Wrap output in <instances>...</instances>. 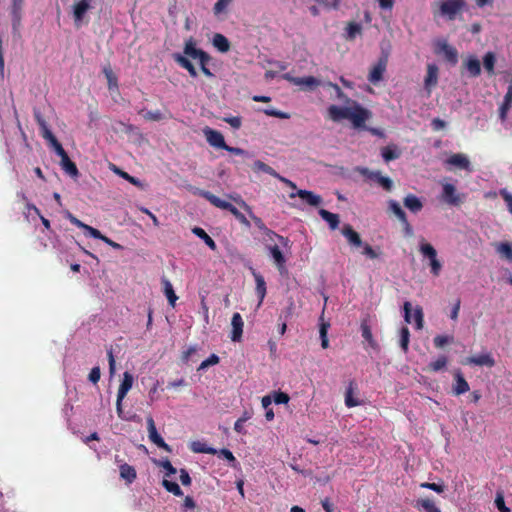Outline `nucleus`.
I'll use <instances>...</instances> for the list:
<instances>
[{
    "instance_id": "f704fd0d",
    "label": "nucleus",
    "mask_w": 512,
    "mask_h": 512,
    "mask_svg": "<svg viewBox=\"0 0 512 512\" xmlns=\"http://www.w3.org/2000/svg\"><path fill=\"white\" fill-rule=\"evenodd\" d=\"M161 282H162V285H163V292H164L165 296L167 297L169 304L172 307H174L178 297L175 294V291L173 289V286H172L171 282L167 278H165V277H163L161 279Z\"/></svg>"
},
{
    "instance_id": "603ef678",
    "label": "nucleus",
    "mask_w": 512,
    "mask_h": 512,
    "mask_svg": "<svg viewBox=\"0 0 512 512\" xmlns=\"http://www.w3.org/2000/svg\"><path fill=\"white\" fill-rule=\"evenodd\" d=\"M34 117H35V120H36L37 124L39 125V127L41 129V135L44 138L45 132L46 131H51V130L49 129L46 120L43 118V116L41 115L40 112L35 111L34 112Z\"/></svg>"
},
{
    "instance_id": "a878e982",
    "label": "nucleus",
    "mask_w": 512,
    "mask_h": 512,
    "mask_svg": "<svg viewBox=\"0 0 512 512\" xmlns=\"http://www.w3.org/2000/svg\"><path fill=\"white\" fill-rule=\"evenodd\" d=\"M438 82V67L435 64L427 65V74L424 80L425 89L430 92Z\"/></svg>"
},
{
    "instance_id": "cd10ccee",
    "label": "nucleus",
    "mask_w": 512,
    "mask_h": 512,
    "mask_svg": "<svg viewBox=\"0 0 512 512\" xmlns=\"http://www.w3.org/2000/svg\"><path fill=\"white\" fill-rule=\"evenodd\" d=\"M404 206L412 213H418L423 208V203L414 194H408L403 200Z\"/></svg>"
},
{
    "instance_id": "e433bc0d",
    "label": "nucleus",
    "mask_w": 512,
    "mask_h": 512,
    "mask_svg": "<svg viewBox=\"0 0 512 512\" xmlns=\"http://www.w3.org/2000/svg\"><path fill=\"white\" fill-rule=\"evenodd\" d=\"M415 508L423 509L425 512H441L434 501L429 498L418 499Z\"/></svg>"
},
{
    "instance_id": "2f4dec72",
    "label": "nucleus",
    "mask_w": 512,
    "mask_h": 512,
    "mask_svg": "<svg viewBox=\"0 0 512 512\" xmlns=\"http://www.w3.org/2000/svg\"><path fill=\"white\" fill-rule=\"evenodd\" d=\"M400 155L401 151L394 144L385 146L381 149V156L385 162L396 160Z\"/></svg>"
},
{
    "instance_id": "412c9836",
    "label": "nucleus",
    "mask_w": 512,
    "mask_h": 512,
    "mask_svg": "<svg viewBox=\"0 0 512 512\" xmlns=\"http://www.w3.org/2000/svg\"><path fill=\"white\" fill-rule=\"evenodd\" d=\"M464 363L468 365L486 366L491 368L495 365V360L490 353H484L477 356L468 357Z\"/></svg>"
},
{
    "instance_id": "c756f323",
    "label": "nucleus",
    "mask_w": 512,
    "mask_h": 512,
    "mask_svg": "<svg viewBox=\"0 0 512 512\" xmlns=\"http://www.w3.org/2000/svg\"><path fill=\"white\" fill-rule=\"evenodd\" d=\"M320 217L325 220L331 230H335L338 228L340 223V218L338 214L332 213L326 209H320L319 210Z\"/></svg>"
},
{
    "instance_id": "dca6fc26",
    "label": "nucleus",
    "mask_w": 512,
    "mask_h": 512,
    "mask_svg": "<svg viewBox=\"0 0 512 512\" xmlns=\"http://www.w3.org/2000/svg\"><path fill=\"white\" fill-rule=\"evenodd\" d=\"M387 67V58L381 57L377 61L376 64L373 65L372 69L370 70V73L368 75V80L372 84H377L381 80H383V75L386 71Z\"/></svg>"
},
{
    "instance_id": "de8ad7c7",
    "label": "nucleus",
    "mask_w": 512,
    "mask_h": 512,
    "mask_svg": "<svg viewBox=\"0 0 512 512\" xmlns=\"http://www.w3.org/2000/svg\"><path fill=\"white\" fill-rule=\"evenodd\" d=\"M103 73L105 74V77L108 81V88L111 90V89H114V88H117L118 87V79L116 77V75L113 73L112 69L110 68V66H106L103 68Z\"/></svg>"
},
{
    "instance_id": "c03bdc74",
    "label": "nucleus",
    "mask_w": 512,
    "mask_h": 512,
    "mask_svg": "<svg viewBox=\"0 0 512 512\" xmlns=\"http://www.w3.org/2000/svg\"><path fill=\"white\" fill-rule=\"evenodd\" d=\"M389 210L395 214V216L399 219L400 222H406V213L401 208L400 204L395 200H390L388 202Z\"/></svg>"
},
{
    "instance_id": "393cba45",
    "label": "nucleus",
    "mask_w": 512,
    "mask_h": 512,
    "mask_svg": "<svg viewBox=\"0 0 512 512\" xmlns=\"http://www.w3.org/2000/svg\"><path fill=\"white\" fill-rule=\"evenodd\" d=\"M463 66L468 71L470 77H477L481 74V64L479 59L474 55H469L463 62Z\"/></svg>"
},
{
    "instance_id": "6e6552de",
    "label": "nucleus",
    "mask_w": 512,
    "mask_h": 512,
    "mask_svg": "<svg viewBox=\"0 0 512 512\" xmlns=\"http://www.w3.org/2000/svg\"><path fill=\"white\" fill-rule=\"evenodd\" d=\"M93 0H74L72 5V15L74 24L76 27H80L83 22L86 13L92 9Z\"/></svg>"
},
{
    "instance_id": "72a5a7b5",
    "label": "nucleus",
    "mask_w": 512,
    "mask_h": 512,
    "mask_svg": "<svg viewBox=\"0 0 512 512\" xmlns=\"http://www.w3.org/2000/svg\"><path fill=\"white\" fill-rule=\"evenodd\" d=\"M213 46L221 53H226L230 49V42L224 35L216 33L212 39Z\"/></svg>"
},
{
    "instance_id": "c85d7f7f",
    "label": "nucleus",
    "mask_w": 512,
    "mask_h": 512,
    "mask_svg": "<svg viewBox=\"0 0 512 512\" xmlns=\"http://www.w3.org/2000/svg\"><path fill=\"white\" fill-rule=\"evenodd\" d=\"M44 139L47 140L50 144V146L53 148L55 153L61 158L62 156H65L67 152L64 150L61 143L57 140L55 135L52 133V131H46L44 134Z\"/></svg>"
},
{
    "instance_id": "bf43d9fd",
    "label": "nucleus",
    "mask_w": 512,
    "mask_h": 512,
    "mask_svg": "<svg viewBox=\"0 0 512 512\" xmlns=\"http://www.w3.org/2000/svg\"><path fill=\"white\" fill-rule=\"evenodd\" d=\"M500 195L505 201L509 213L512 214V194L509 193L506 189H502L500 190Z\"/></svg>"
},
{
    "instance_id": "7c9ffc66",
    "label": "nucleus",
    "mask_w": 512,
    "mask_h": 512,
    "mask_svg": "<svg viewBox=\"0 0 512 512\" xmlns=\"http://www.w3.org/2000/svg\"><path fill=\"white\" fill-rule=\"evenodd\" d=\"M496 252L499 256L509 262H512V243L499 242L494 244Z\"/></svg>"
},
{
    "instance_id": "a18cd8bd",
    "label": "nucleus",
    "mask_w": 512,
    "mask_h": 512,
    "mask_svg": "<svg viewBox=\"0 0 512 512\" xmlns=\"http://www.w3.org/2000/svg\"><path fill=\"white\" fill-rule=\"evenodd\" d=\"M347 39L354 40L357 35L362 33V26L357 22H349L346 27Z\"/></svg>"
},
{
    "instance_id": "bb28decb",
    "label": "nucleus",
    "mask_w": 512,
    "mask_h": 512,
    "mask_svg": "<svg viewBox=\"0 0 512 512\" xmlns=\"http://www.w3.org/2000/svg\"><path fill=\"white\" fill-rule=\"evenodd\" d=\"M356 390L357 384L354 380H351L345 392V405L348 408L356 407L361 404L360 401L353 396Z\"/></svg>"
},
{
    "instance_id": "680f3d73",
    "label": "nucleus",
    "mask_w": 512,
    "mask_h": 512,
    "mask_svg": "<svg viewBox=\"0 0 512 512\" xmlns=\"http://www.w3.org/2000/svg\"><path fill=\"white\" fill-rule=\"evenodd\" d=\"M158 465L162 466L167 471V476L174 475L177 470L168 459L157 462Z\"/></svg>"
},
{
    "instance_id": "9b49d317",
    "label": "nucleus",
    "mask_w": 512,
    "mask_h": 512,
    "mask_svg": "<svg viewBox=\"0 0 512 512\" xmlns=\"http://www.w3.org/2000/svg\"><path fill=\"white\" fill-rule=\"evenodd\" d=\"M132 385H133L132 374L127 371L124 372L123 379L118 388L117 401H116V408H117V412H118L119 416L122 413V401L126 397L129 390L132 388Z\"/></svg>"
},
{
    "instance_id": "c9c22d12",
    "label": "nucleus",
    "mask_w": 512,
    "mask_h": 512,
    "mask_svg": "<svg viewBox=\"0 0 512 512\" xmlns=\"http://www.w3.org/2000/svg\"><path fill=\"white\" fill-rule=\"evenodd\" d=\"M255 282H256V294L259 298V305L263 302L265 296H266V282L262 275L253 272Z\"/></svg>"
},
{
    "instance_id": "f3484780",
    "label": "nucleus",
    "mask_w": 512,
    "mask_h": 512,
    "mask_svg": "<svg viewBox=\"0 0 512 512\" xmlns=\"http://www.w3.org/2000/svg\"><path fill=\"white\" fill-rule=\"evenodd\" d=\"M289 197L291 199L299 197L302 200H304L307 204H309L310 206H313V207L319 206L322 202L321 196L313 193L312 191H308V190H297L296 192L290 193Z\"/></svg>"
},
{
    "instance_id": "58836bf2",
    "label": "nucleus",
    "mask_w": 512,
    "mask_h": 512,
    "mask_svg": "<svg viewBox=\"0 0 512 512\" xmlns=\"http://www.w3.org/2000/svg\"><path fill=\"white\" fill-rule=\"evenodd\" d=\"M120 476L125 479L128 483H132L136 477V470L131 465L124 463L120 465Z\"/></svg>"
},
{
    "instance_id": "37998d69",
    "label": "nucleus",
    "mask_w": 512,
    "mask_h": 512,
    "mask_svg": "<svg viewBox=\"0 0 512 512\" xmlns=\"http://www.w3.org/2000/svg\"><path fill=\"white\" fill-rule=\"evenodd\" d=\"M495 62H496V57L493 52H487L484 55L483 65H484L485 70L487 71V73L490 76L495 74V70H494Z\"/></svg>"
},
{
    "instance_id": "4be33fe9",
    "label": "nucleus",
    "mask_w": 512,
    "mask_h": 512,
    "mask_svg": "<svg viewBox=\"0 0 512 512\" xmlns=\"http://www.w3.org/2000/svg\"><path fill=\"white\" fill-rule=\"evenodd\" d=\"M454 381L455 383L452 387L454 395L459 396L469 391V384L459 370L454 373Z\"/></svg>"
},
{
    "instance_id": "864d4df0",
    "label": "nucleus",
    "mask_w": 512,
    "mask_h": 512,
    "mask_svg": "<svg viewBox=\"0 0 512 512\" xmlns=\"http://www.w3.org/2000/svg\"><path fill=\"white\" fill-rule=\"evenodd\" d=\"M233 0H217V2L215 3L214 7H213V12L215 15H219L223 12L226 11L228 5L232 2Z\"/></svg>"
},
{
    "instance_id": "49530a36",
    "label": "nucleus",
    "mask_w": 512,
    "mask_h": 512,
    "mask_svg": "<svg viewBox=\"0 0 512 512\" xmlns=\"http://www.w3.org/2000/svg\"><path fill=\"white\" fill-rule=\"evenodd\" d=\"M162 485L168 492L172 493L175 496L180 497L183 495V491L176 482L164 479L162 481Z\"/></svg>"
},
{
    "instance_id": "13d9d810",
    "label": "nucleus",
    "mask_w": 512,
    "mask_h": 512,
    "mask_svg": "<svg viewBox=\"0 0 512 512\" xmlns=\"http://www.w3.org/2000/svg\"><path fill=\"white\" fill-rule=\"evenodd\" d=\"M114 171L118 175H120L123 179L127 180L128 182H130L131 184H133L135 186H139L140 185V181L137 178L129 175L127 172H124V171H122V170H120L119 168H116V167H115Z\"/></svg>"
},
{
    "instance_id": "79ce46f5",
    "label": "nucleus",
    "mask_w": 512,
    "mask_h": 512,
    "mask_svg": "<svg viewBox=\"0 0 512 512\" xmlns=\"http://www.w3.org/2000/svg\"><path fill=\"white\" fill-rule=\"evenodd\" d=\"M448 358L445 355H440L435 361L429 363L427 370L430 372H438L446 368Z\"/></svg>"
},
{
    "instance_id": "5fc2aeb1",
    "label": "nucleus",
    "mask_w": 512,
    "mask_h": 512,
    "mask_svg": "<svg viewBox=\"0 0 512 512\" xmlns=\"http://www.w3.org/2000/svg\"><path fill=\"white\" fill-rule=\"evenodd\" d=\"M220 361V358L216 354H211L207 359L202 361L200 366L198 367V370H204L208 368L209 366L216 365Z\"/></svg>"
},
{
    "instance_id": "7ed1b4c3",
    "label": "nucleus",
    "mask_w": 512,
    "mask_h": 512,
    "mask_svg": "<svg viewBox=\"0 0 512 512\" xmlns=\"http://www.w3.org/2000/svg\"><path fill=\"white\" fill-rule=\"evenodd\" d=\"M467 9L465 0H441L433 8L434 17L440 16L448 21H454Z\"/></svg>"
},
{
    "instance_id": "052dcab7",
    "label": "nucleus",
    "mask_w": 512,
    "mask_h": 512,
    "mask_svg": "<svg viewBox=\"0 0 512 512\" xmlns=\"http://www.w3.org/2000/svg\"><path fill=\"white\" fill-rule=\"evenodd\" d=\"M290 400V397L287 393H284V392H276L274 394V397H273V401L276 403V404H287Z\"/></svg>"
},
{
    "instance_id": "a211bd4d",
    "label": "nucleus",
    "mask_w": 512,
    "mask_h": 512,
    "mask_svg": "<svg viewBox=\"0 0 512 512\" xmlns=\"http://www.w3.org/2000/svg\"><path fill=\"white\" fill-rule=\"evenodd\" d=\"M341 233L351 247L359 248L363 246L360 234L356 232L350 224H345L342 227Z\"/></svg>"
},
{
    "instance_id": "338daca9",
    "label": "nucleus",
    "mask_w": 512,
    "mask_h": 512,
    "mask_svg": "<svg viewBox=\"0 0 512 512\" xmlns=\"http://www.w3.org/2000/svg\"><path fill=\"white\" fill-rule=\"evenodd\" d=\"M144 118L150 121H160L163 119V114L161 111H147L144 115Z\"/></svg>"
},
{
    "instance_id": "9d476101",
    "label": "nucleus",
    "mask_w": 512,
    "mask_h": 512,
    "mask_svg": "<svg viewBox=\"0 0 512 512\" xmlns=\"http://www.w3.org/2000/svg\"><path fill=\"white\" fill-rule=\"evenodd\" d=\"M463 195L457 193L453 184L445 183L442 185L441 199L448 205L460 206L463 203Z\"/></svg>"
},
{
    "instance_id": "0e129e2a",
    "label": "nucleus",
    "mask_w": 512,
    "mask_h": 512,
    "mask_svg": "<svg viewBox=\"0 0 512 512\" xmlns=\"http://www.w3.org/2000/svg\"><path fill=\"white\" fill-rule=\"evenodd\" d=\"M85 234L89 235L90 237H93L95 239H100L103 237V234L96 228L89 226L86 224L84 228Z\"/></svg>"
},
{
    "instance_id": "3c124183",
    "label": "nucleus",
    "mask_w": 512,
    "mask_h": 512,
    "mask_svg": "<svg viewBox=\"0 0 512 512\" xmlns=\"http://www.w3.org/2000/svg\"><path fill=\"white\" fill-rule=\"evenodd\" d=\"M410 340V332L407 327H402L400 330V347L404 353L408 351Z\"/></svg>"
},
{
    "instance_id": "20e7f679",
    "label": "nucleus",
    "mask_w": 512,
    "mask_h": 512,
    "mask_svg": "<svg viewBox=\"0 0 512 512\" xmlns=\"http://www.w3.org/2000/svg\"><path fill=\"white\" fill-rule=\"evenodd\" d=\"M194 194L199 195L200 197L206 199L209 201L213 206L229 211L242 225L246 227H250V221L247 219V217L241 213L234 205L231 203L222 200L218 196L214 195L210 191L203 190V189H195Z\"/></svg>"
},
{
    "instance_id": "0eeeda50",
    "label": "nucleus",
    "mask_w": 512,
    "mask_h": 512,
    "mask_svg": "<svg viewBox=\"0 0 512 512\" xmlns=\"http://www.w3.org/2000/svg\"><path fill=\"white\" fill-rule=\"evenodd\" d=\"M282 77L291 84L300 86L306 91H313L321 85V81L314 76L294 77L290 73H285Z\"/></svg>"
},
{
    "instance_id": "6e6d98bb",
    "label": "nucleus",
    "mask_w": 512,
    "mask_h": 512,
    "mask_svg": "<svg viewBox=\"0 0 512 512\" xmlns=\"http://www.w3.org/2000/svg\"><path fill=\"white\" fill-rule=\"evenodd\" d=\"M264 114L271 117H276L280 119H288L290 115L286 112H282L280 110L274 109V108H267L263 110Z\"/></svg>"
},
{
    "instance_id": "4468645a",
    "label": "nucleus",
    "mask_w": 512,
    "mask_h": 512,
    "mask_svg": "<svg viewBox=\"0 0 512 512\" xmlns=\"http://www.w3.org/2000/svg\"><path fill=\"white\" fill-rule=\"evenodd\" d=\"M147 430L149 439L152 443L157 445L159 448L166 450L167 452H171V447L164 441V439L157 432L155 422L152 417L147 418Z\"/></svg>"
},
{
    "instance_id": "4d7b16f0",
    "label": "nucleus",
    "mask_w": 512,
    "mask_h": 512,
    "mask_svg": "<svg viewBox=\"0 0 512 512\" xmlns=\"http://www.w3.org/2000/svg\"><path fill=\"white\" fill-rule=\"evenodd\" d=\"M362 253L367 256L369 259H376L380 256V253L377 252L372 246L369 244H363Z\"/></svg>"
},
{
    "instance_id": "473e14b6",
    "label": "nucleus",
    "mask_w": 512,
    "mask_h": 512,
    "mask_svg": "<svg viewBox=\"0 0 512 512\" xmlns=\"http://www.w3.org/2000/svg\"><path fill=\"white\" fill-rule=\"evenodd\" d=\"M60 166L71 177H77L79 174L76 164L69 158L68 154L61 157Z\"/></svg>"
},
{
    "instance_id": "8fccbe9b",
    "label": "nucleus",
    "mask_w": 512,
    "mask_h": 512,
    "mask_svg": "<svg viewBox=\"0 0 512 512\" xmlns=\"http://www.w3.org/2000/svg\"><path fill=\"white\" fill-rule=\"evenodd\" d=\"M11 16L13 29L16 30L21 25L22 7L12 6Z\"/></svg>"
},
{
    "instance_id": "f257e3e1",
    "label": "nucleus",
    "mask_w": 512,
    "mask_h": 512,
    "mask_svg": "<svg viewBox=\"0 0 512 512\" xmlns=\"http://www.w3.org/2000/svg\"><path fill=\"white\" fill-rule=\"evenodd\" d=\"M184 55L180 53H174L173 59L174 61L183 69L187 70L189 75L192 78H196L198 76V72L193 65V63L188 59L191 57L194 60H198L201 72L208 78L214 77V74L208 68V64L211 61V56L202 49L196 47L195 40L190 37L184 45Z\"/></svg>"
},
{
    "instance_id": "1a4fd4ad",
    "label": "nucleus",
    "mask_w": 512,
    "mask_h": 512,
    "mask_svg": "<svg viewBox=\"0 0 512 512\" xmlns=\"http://www.w3.org/2000/svg\"><path fill=\"white\" fill-rule=\"evenodd\" d=\"M421 254L427 257L430 261L431 273L434 276H439L442 264L437 259V251L430 243H422L419 248Z\"/></svg>"
},
{
    "instance_id": "6ab92c4d",
    "label": "nucleus",
    "mask_w": 512,
    "mask_h": 512,
    "mask_svg": "<svg viewBox=\"0 0 512 512\" xmlns=\"http://www.w3.org/2000/svg\"><path fill=\"white\" fill-rule=\"evenodd\" d=\"M278 271L283 274L284 272H286V258L285 256L283 255L281 249H280V246L275 244V245H270L267 247Z\"/></svg>"
},
{
    "instance_id": "423d86ee",
    "label": "nucleus",
    "mask_w": 512,
    "mask_h": 512,
    "mask_svg": "<svg viewBox=\"0 0 512 512\" xmlns=\"http://www.w3.org/2000/svg\"><path fill=\"white\" fill-rule=\"evenodd\" d=\"M434 52L438 55H443L445 60L452 65H456L458 62V51L445 39H440L435 42Z\"/></svg>"
},
{
    "instance_id": "09e8293b",
    "label": "nucleus",
    "mask_w": 512,
    "mask_h": 512,
    "mask_svg": "<svg viewBox=\"0 0 512 512\" xmlns=\"http://www.w3.org/2000/svg\"><path fill=\"white\" fill-rule=\"evenodd\" d=\"M454 341L452 335H437L433 339V344L436 348H443L445 345L450 344Z\"/></svg>"
},
{
    "instance_id": "aec40b11",
    "label": "nucleus",
    "mask_w": 512,
    "mask_h": 512,
    "mask_svg": "<svg viewBox=\"0 0 512 512\" xmlns=\"http://www.w3.org/2000/svg\"><path fill=\"white\" fill-rule=\"evenodd\" d=\"M231 326V340L233 342H240L242 339L244 322L242 316L239 313L236 312L233 314L231 319Z\"/></svg>"
},
{
    "instance_id": "f8f14e48",
    "label": "nucleus",
    "mask_w": 512,
    "mask_h": 512,
    "mask_svg": "<svg viewBox=\"0 0 512 512\" xmlns=\"http://www.w3.org/2000/svg\"><path fill=\"white\" fill-rule=\"evenodd\" d=\"M404 309V319L407 323H411L412 319L415 322L416 329H422L424 323V315L421 307H416L414 310V314H411L412 306L411 303L406 301L403 305Z\"/></svg>"
},
{
    "instance_id": "4c0bfd02",
    "label": "nucleus",
    "mask_w": 512,
    "mask_h": 512,
    "mask_svg": "<svg viewBox=\"0 0 512 512\" xmlns=\"http://www.w3.org/2000/svg\"><path fill=\"white\" fill-rule=\"evenodd\" d=\"M190 448L194 453H205L211 455H215L218 453V451L215 448L209 447L207 446L206 443L201 441L192 442Z\"/></svg>"
},
{
    "instance_id": "ddd939ff",
    "label": "nucleus",
    "mask_w": 512,
    "mask_h": 512,
    "mask_svg": "<svg viewBox=\"0 0 512 512\" xmlns=\"http://www.w3.org/2000/svg\"><path fill=\"white\" fill-rule=\"evenodd\" d=\"M361 174L377 182L385 191H391L393 188V181L389 177L383 176L380 171H370L367 168H363Z\"/></svg>"
},
{
    "instance_id": "69168bd1",
    "label": "nucleus",
    "mask_w": 512,
    "mask_h": 512,
    "mask_svg": "<svg viewBox=\"0 0 512 512\" xmlns=\"http://www.w3.org/2000/svg\"><path fill=\"white\" fill-rule=\"evenodd\" d=\"M100 377H101L100 368L98 366L93 367L88 376L89 381H91L93 384H97L98 381L100 380Z\"/></svg>"
},
{
    "instance_id": "2eb2a0df",
    "label": "nucleus",
    "mask_w": 512,
    "mask_h": 512,
    "mask_svg": "<svg viewBox=\"0 0 512 512\" xmlns=\"http://www.w3.org/2000/svg\"><path fill=\"white\" fill-rule=\"evenodd\" d=\"M204 135L210 146L218 149L227 148L224 136L221 132L212 128L206 127L204 129Z\"/></svg>"
},
{
    "instance_id": "f03ea898",
    "label": "nucleus",
    "mask_w": 512,
    "mask_h": 512,
    "mask_svg": "<svg viewBox=\"0 0 512 512\" xmlns=\"http://www.w3.org/2000/svg\"><path fill=\"white\" fill-rule=\"evenodd\" d=\"M327 116L333 122L347 119L355 128H366L365 123L372 117V113L358 102H352V106L345 107L330 105L327 109Z\"/></svg>"
},
{
    "instance_id": "ea45409f",
    "label": "nucleus",
    "mask_w": 512,
    "mask_h": 512,
    "mask_svg": "<svg viewBox=\"0 0 512 512\" xmlns=\"http://www.w3.org/2000/svg\"><path fill=\"white\" fill-rule=\"evenodd\" d=\"M253 170L254 171H261V172H264L266 174H269L271 175L272 177L276 178L279 180V177L281 176L274 168H272L271 166H269L268 164L260 161V160H257L254 162L253 164Z\"/></svg>"
},
{
    "instance_id": "b1692460",
    "label": "nucleus",
    "mask_w": 512,
    "mask_h": 512,
    "mask_svg": "<svg viewBox=\"0 0 512 512\" xmlns=\"http://www.w3.org/2000/svg\"><path fill=\"white\" fill-rule=\"evenodd\" d=\"M361 335L363 339L368 343V346L376 350L379 348L377 341L374 339L371 327L368 323V319H363L360 325Z\"/></svg>"
},
{
    "instance_id": "a19ab883",
    "label": "nucleus",
    "mask_w": 512,
    "mask_h": 512,
    "mask_svg": "<svg viewBox=\"0 0 512 512\" xmlns=\"http://www.w3.org/2000/svg\"><path fill=\"white\" fill-rule=\"evenodd\" d=\"M192 232L193 234H195L197 237H199L200 239H202L205 244L211 249V250H216L217 248V245L215 243V241L205 232L204 229L200 228V227H194L192 229Z\"/></svg>"
},
{
    "instance_id": "39448f33",
    "label": "nucleus",
    "mask_w": 512,
    "mask_h": 512,
    "mask_svg": "<svg viewBox=\"0 0 512 512\" xmlns=\"http://www.w3.org/2000/svg\"><path fill=\"white\" fill-rule=\"evenodd\" d=\"M248 214H249L250 218L253 220L255 226L259 230H261L266 236H268L270 238V240H273L274 238H276L283 248L289 249L291 247L290 240L287 237L279 235L276 232H274L273 230L267 228V226L265 225L263 220L261 218H259L258 216H256L252 210H251V213H248Z\"/></svg>"
},
{
    "instance_id": "774afa93",
    "label": "nucleus",
    "mask_w": 512,
    "mask_h": 512,
    "mask_svg": "<svg viewBox=\"0 0 512 512\" xmlns=\"http://www.w3.org/2000/svg\"><path fill=\"white\" fill-rule=\"evenodd\" d=\"M224 121L226 123H228L234 129H239L241 127V125H242L241 118L238 117V116H232V117L224 118Z\"/></svg>"
},
{
    "instance_id": "5701e85b",
    "label": "nucleus",
    "mask_w": 512,
    "mask_h": 512,
    "mask_svg": "<svg viewBox=\"0 0 512 512\" xmlns=\"http://www.w3.org/2000/svg\"><path fill=\"white\" fill-rule=\"evenodd\" d=\"M446 164L455 166L459 169L470 170V161L468 157L462 153L452 154L447 158Z\"/></svg>"
},
{
    "instance_id": "e2e57ef3",
    "label": "nucleus",
    "mask_w": 512,
    "mask_h": 512,
    "mask_svg": "<svg viewBox=\"0 0 512 512\" xmlns=\"http://www.w3.org/2000/svg\"><path fill=\"white\" fill-rule=\"evenodd\" d=\"M230 199L236 202L241 208H243L247 213H251V207L241 198L239 195H228Z\"/></svg>"
}]
</instances>
